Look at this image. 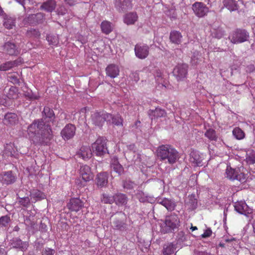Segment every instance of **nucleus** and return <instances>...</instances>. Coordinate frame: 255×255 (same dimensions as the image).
<instances>
[{
  "instance_id": "f257e3e1",
  "label": "nucleus",
  "mask_w": 255,
  "mask_h": 255,
  "mask_svg": "<svg viewBox=\"0 0 255 255\" xmlns=\"http://www.w3.org/2000/svg\"><path fill=\"white\" fill-rule=\"evenodd\" d=\"M27 132L35 144L47 145L53 136L51 127L43 119L34 120L28 127Z\"/></svg>"
},
{
  "instance_id": "f03ea898",
  "label": "nucleus",
  "mask_w": 255,
  "mask_h": 255,
  "mask_svg": "<svg viewBox=\"0 0 255 255\" xmlns=\"http://www.w3.org/2000/svg\"><path fill=\"white\" fill-rule=\"evenodd\" d=\"M157 157L165 163L173 164L178 158L177 150L169 145H162L157 149Z\"/></svg>"
},
{
  "instance_id": "7ed1b4c3",
  "label": "nucleus",
  "mask_w": 255,
  "mask_h": 255,
  "mask_svg": "<svg viewBox=\"0 0 255 255\" xmlns=\"http://www.w3.org/2000/svg\"><path fill=\"white\" fill-rule=\"evenodd\" d=\"M107 142V139L105 137H99L92 144L93 153L99 156H103L108 154Z\"/></svg>"
},
{
  "instance_id": "20e7f679",
  "label": "nucleus",
  "mask_w": 255,
  "mask_h": 255,
  "mask_svg": "<svg viewBox=\"0 0 255 255\" xmlns=\"http://www.w3.org/2000/svg\"><path fill=\"white\" fill-rule=\"evenodd\" d=\"M249 38V33L242 29H237L233 31L229 37L231 42L234 44L244 42L247 41Z\"/></svg>"
},
{
  "instance_id": "39448f33",
  "label": "nucleus",
  "mask_w": 255,
  "mask_h": 255,
  "mask_svg": "<svg viewBox=\"0 0 255 255\" xmlns=\"http://www.w3.org/2000/svg\"><path fill=\"white\" fill-rule=\"evenodd\" d=\"M112 118V115L104 111L95 112L91 116L92 123L96 126L102 127L105 121Z\"/></svg>"
},
{
  "instance_id": "423d86ee",
  "label": "nucleus",
  "mask_w": 255,
  "mask_h": 255,
  "mask_svg": "<svg viewBox=\"0 0 255 255\" xmlns=\"http://www.w3.org/2000/svg\"><path fill=\"white\" fill-rule=\"evenodd\" d=\"M227 177L231 180H237L241 182L246 181V176L244 173L241 172L239 169H234L227 166L226 171Z\"/></svg>"
},
{
  "instance_id": "0eeeda50",
  "label": "nucleus",
  "mask_w": 255,
  "mask_h": 255,
  "mask_svg": "<svg viewBox=\"0 0 255 255\" xmlns=\"http://www.w3.org/2000/svg\"><path fill=\"white\" fill-rule=\"evenodd\" d=\"M165 227L167 228V232H172L177 229L180 225V221L178 216L175 214L167 216L165 220Z\"/></svg>"
},
{
  "instance_id": "6e6552de",
  "label": "nucleus",
  "mask_w": 255,
  "mask_h": 255,
  "mask_svg": "<svg viewBox=\"0 0 255 255\" xmlns=\"http://www.w3.org/2000/svg\"><path fill=\"white\" fill-rule=\"evenodd\" d=\"M188 66L186 64H180L176 66L173 71L174 76L178 81L182 80L186 77Z\"/></svg>"
},
{
  "instance_id": "1a4fd4ad",
  "label": "nucleus",
  "mask_w": 255,
  "mask_h": 255,
  "mask_svg": "<svg viewBox=\"0 0 255 255\" xmlns=\"http://www.w3.org/2000/svg\"><path fill=\"white\" fill-rule=\"evenodd\" d=\"M192 9L196 16L199 18L206 16L209 11V8L204 3L196 2L192 4Z\"/></svg>"
},
{
  "instance_id": "9d476101",
  "label": "nucleus",
  "mask_w": 255,
  "mask_h": 255,
  "mask_svg": "<svg viewBox=\"0 0 255 255\" xmlns=\"http://www.w3.org/2000/svg\"><path fill=\"white\" fill-rule=\"evenodd\" d=\"M149 46L141 43L136 44L134 47L135 55L140 59L146 58L149 54Z\"/></svg>"
},
{
  "instance_id": "9b49d317",
  "label": "nucleus",
  "mask_w": 255,
  "mask_h": 255,
  "mask_svg": "<svg viewBox=\"0 0 255 255\" xmlns=\"http://www.w3.org/2000/svg\"><path fill=\"white\" fill-rule=\"evenodd\" d=\"M9 244L11 248L18 249L20 251H25L29 246L27 242L22 241L18 237L13 238L9 241Z\"/></svg>"
},
{
  "instance_id": "f8f14e48",
  "label": "nucleus",
  "mask_w": 255,
  "mask_h": 255,
  "mask_svg": "<svg viewBox=\"0 0 255 255\" xmlns=\"http://www.w3.org/2000/svg\"><path fill=\"white\" fill-rule=\"evenodd\" d=\"M115 7L120 12H125L132 8V0H115Z\"/></svg>"
},
{
  "instance_id": "ddd939ff",
  "label": "nucleus",
  "mask_w": 255,
  "mask_h": 255,
  "mask_svg": "<svg viewBox=\"0 0 255 255\" xmlns=\"http://www.w3.org/2000/svg\"><path fill=\"white\" fill-rule=\"evenodd\" d=\"M16 180V177L11 171L3 172L0 174V182L3 185H9L13 183Z\"/></svg>"
},
{
  "instance_id": "4468645a",
  "label": "nucleus",
  "mask_w": 255,
  "mask_h": 255,
  "mask_svg": "<svg viewBox=\"0 0 255 255\" xmlns=\"http://www.w3.org/2000/svg\"><path fill=\"white\" fill-rule=\"evenodd\" d=\"M76 127L72 124L67 125L61 131V135L64 140L72 138L75 134Z\"/></svg>"
},
{
  "instance_id": "2eb2a0df",
  "label": "nucleus",
  "mask_w": 255,
  "mask_h": 255,
  "mask_svg": "<svg viewBox=\"0 0 255 255\" xmlns=\"http://www.w3.org/2000/svg\"><path fill=\"white\" fill-rule=\"evenodd\" d=\"M204 155L196 151H192L190 155V161L194 166H200L203 165Z\"/></svg>"
},
{
  "instance_id": "dca6fc26",
  "label": "nucleus",
  "mask_w": 255,
  "mask_h": 255,
  "mask_svg": "<svg viewBox=\"0 0 255 255\" xmlns=\"http://www.w3.org/2000/svg\"><path fill=\"white\" fill-rule=\"evenodd\" d=\"M79 173L82 179L85 182L89 181L93 179V174L91 172V168L87 165H82L80 167Z\"/></svg>"
},
{
  "instance_id": "f3484780",
  "label": "nucleus",
  "mask_w": 255,
  "mask_h": 255,
  "mask_svg": "<svg viewBox=\"0 0 255 255\" xmlns=\"http://www.w3.org/2000/svg\"><path fill=\"white\" fill-rule=\"evenodd\" d=\"M84 207V203L79 198L71 199L67 204L68 208L71 211L78 212Z\"/></svg>"
},
{
  "instance_id": "a211bd4d",
  "label": "nucleus",
  "mask_w": 255,
  "mask_h": 255,
  "mask_svg": "<svg viewBox=\"0 0 255 255\" xmlns=\"http://www.w3.org/2000/svg\"><path fill=\"white\" fill-rule=\"evenodd\" d=\"M235 210L239 213L247 216L252 213V210L247 204L243 201L236 202L234 205Z\"/></svg>"
},
{
  "instance_id": "6ab92c4d",
  "label": "nucleus",
  "mask_w": 255,
  "mask_h": 255,
  "mask_svg": "<svg viewBox=\"0 0 255 255\" xmlns=\"http://www.w3.org/2000/svg\"><path fill=\"white\" fill-rule=\"evenodd\" d=\"M125 215L122 212L119 213L114 218V220L113 222V227L114 229L117 230H122L124 229L125 223L124 219Z\"/></svg>"
},
{
  "instance_id": "aec40b11",
  "label": "nucleus",
  "mask_w": 255,
  "mask_h": 255,
  "mask_svg": "<svg viewBox=\"0 0 255 255\" xmlns=\"http://www.w3.org/2000/svg\"><path fill=\"white\" fill-rule=\"evenodd\" d=\"M23 63V60L21 57H18L17 59L14 61H7L4 63H3L0 65V71H7L10 69L17 66L20 64Z\"/></svg>"
},
{
  "instance_id": "412c9836",
  "label": "nucleus",
  "mask_w": 255,
  "mask_h": 255,
  "mask_svg": "<svg viewBox=\"0 0 255 255\" xmlns=\"http://www.w3.org/2000/svg\"><path fill=\"white\" fill-rule=\"evenodd\" d=\"M3 50L9 55H17L20 50L15 44L11 42H6L3 45Z\"/></svg>"
},
{
  "instance_id": "4be33fe9",
  "label": "nucleus",
  "mask_w": 255,
  "mask_h": 255,
  "mask_svg": "<svg viewBox=\"0 0 255 255\" xmlns=\"http://www.w3.org/2000/svg\"><path fill=\"white\" fill-rule=\"evenodd\" d=\"M111 167L112 170L118 173L119 175H121L124 173V168L119 163L117 157H113L111 159Z\"/></svg>"
},
{
  "instance_id": "5701e85b",
  "label": "nucleus",
  "mask_w": 255,
  "mask_h": 255,
  "mask_svg": "<svg viewBox=\"0 0 255 255\" xmlns=\"http://www.w3.org/2000/svg\"><path fill=\"white\" fill-rule=\"evenodd\" d=\"M148 115L151 120H152L153 119L166 116V113L163 109L160 108H156L154 110H149L148 112Z\"/></svg>"
},
{
  "instance_id": "b1692460",
  "label": "nucleus",
  "mask_w": 255,
  "mask_h": 255,
  "mask_svg": "<svg viewBox=\"0 0 255 255\" xmlns=\"http://www.w3.org/2000/svg\"><path fill=\"white\" fill-rule=\"evenodd\" d=\"M106 72L108 76L111 78H115L119 75L120 69L117 65L111 64L106 68Z\"/></svg>"
},
{
  "instance_id": "393cba45",
  "label": "nucleus",
  "mask_w": 255,
  "mask_h": 255,
  "mask_svg": "<svg viewBox=\"0 0 255 255\" xmlns=\"http://www.w3.org/2000/svg\"><path fill=\"white\" fill-rule=\"evenodd\" d=\"M157 202L163 205L167 210L170 211H173L176 206V204L173 201L165 198L157 199Z\"/></svg>"
},
{
  "instance_id": "a878e982",
  "label": "nucleus",
  "mask_w": 255,
  "mask_h": 255,
  "mask_svg": "<svg viewBox=\"0 0 255 255\" xmlns=\"http://www.w3.org/2000/svg\"><path fill=\"white\" fill-rule=\"evenodd\" d=\"M77 156L84 160L89 159L92 157V152L89 146H83L77 152Z\"/></svg>"
},
{
  "instance_id": "bb28decb",
  "label": "nucleus",
  "mask_w": 255,
  "mask_h": 255,
  "mask_svg": "<svg viewBox=\"0 0 255 255\" xmlns=\"http://www.w3.org/2000/svg\"><path fill=\"white\" fill-rule=\"evenodd\" d=\"M185 206L188 210L192 211L197 207V200L194 195H190L188 196L185 200Z\"/></svg>"
},
{
  "instance_id": "cd10ccee",
  "label": "nucleus",
  "mask_w": 255,
  "mask_h": 255,
  "mask_svg": "<svg viewBox=\"0 0 255 255\" xmlns=\"http://www.w3.org/2000/svg\"><path fill=\"white\" fill-rule=\"evenodd\" d=\"M108 182V174L106 172L98 174L96 177V184L98 187H103L107 186Z\"/></svg>"
},
{
  "instance_id": "c85d7f7f",
  "label": "nucleus",
  "mask_w": 255,
  "mask_h": 255,
  "mask_svg": "<svg viewBox=\"0 0 255 255\" xmlns=\"http://www.w3.org/2000/svg\"><path fill=\"white\" fill-rule=\"evenodd\" d=\"M18 122L17 116L12 113H8L5 114L3 120V123L6 125H14Z\"/></svg>"
},
{
  "instance_id": "c756f323",
  "label": "nucleus",
  "mask_w": 255,
  "mask_h": 255,
  "mask_svg": "<svg viewBox=\"0 0 255 255\" xmlns=\"http://www.w3.org/2000/svg\"><path fill=\"white\" fill-rule=\"evenodd\" d=\"M114 203L119 206L126 205L128 202L127 196L123 193H119L114 195Z\"/></svg>"
},
{
  "instance_id": "7c9ffc66",
  "label": "nucleus",
  "mask_w": 255,
  "mask_h": 255,
  "mask_svg": "<svg viewBox=\"0 0 255 255\" xmlns=\"http://www.w3.org/2000/svg\"><path fill=\"white\" fill-rule=\"evenodd\" d=\"M4 93L9 99H15L17 97V89L14 86L5 87Z\"/></svg>"
},
{
  "instance_id": "2f4dec72",
  "label": "nucleus",
  "mask_w": 255,
  "mask_h": 255,
  "mask_svg": "<svg viewBox=\"0 0 255 255\" xmlns=\"http://www.w3.org/2000/svg\"><path fill=\"white\" fill-rule=\"evenodd\" d=\"M138 19L136 12H131L126 14L124 16V22L128 25L133 24Z\"/></svg>"
},
{
  "instance_id": "473e14b6",
  "label": "nucleus",
  "mask_w": 255,
  "mask_h": 255,
  "mask_svg": "<svg viewBox=\"0 0 255 255\" xmlns=\"http://www.w3.org/2000/svg\"><path fill=\"white\" fill-rule=\"evenodd\" d=\"M56 7V2L54 0H47L40 6V8L47 12H52Z\"/></svg>"
},
{
  "instance_id": "72a5a7b5",
  "label": "nucleus",
  "mask_w": 255,
  "mask_h": 255,
  "mask_svg": "<svg viewBox=\"0 0 255 255\" xmlns=\"http://www.w3.org/2000/svg\"><path fill=\"white\" fill-rule=\"evenodd\" d=\"M224 6L231 11H235L238 9V5L235 0H222Z\"/></svg>"
},
{
  "instance_id": "f704fd0d",
  "label": "nucleus",
  "mask_w": 255,
  "mask_h": 255,
  "mask_svg": "<svg viewBox=\"0 0 255 255\" xmlns=\"http://www.w3.org/2000/svg\"><path fill=\"white\" fill-rule=\"evenodd\" d=\"M175 250V245L168 243L163 245L162 253L163 255H171L174 253Z\"/></svg>"
},
{
  "instance_id": "c9c22d12",
  "label": "nucleus",
  "mask_w": 255,
  "mask_h": 255,
  "mask_svg": "<svg viewBox=\"0 0 255 255\" xmlns=\"http://www.w3.org/2000/svg\"><path fill=\"white\" fill-rule=\"evenodd\" d=\"M15 151L14 148V145L12 143L6 144L4 146L3 151V155L4 157H12L14 155Z\"/></svg>"
},
{
  "instance_id": "e433bc0d",
  "label": "nucleus",
  "mask_w": 255,
  "mask_h": 255,
  "mask_svg": "<svg viewBox=\"0 0 255 255\" xmlns=\"http://www.w3.org/2000/svg\"><path fill=\"white\" fill-rule=\"evenodd\" d=\"M169 38L172 43L179 44L181 42L182 35L179 31H173L170 32Z\"/></svg>"
},
{
  "instance_id": "4c0bfd02",
  "label": "nucleus",
  "mask_w": 255,
  "mask_h": 255,
  "mask_svg": "<svg viewBox=\"0 0 255 255\" xmlns=\"http://www.w3.org/2000/svg\"><path fill=\"white\" fill-rule=\"evenodd\" d=\"M30 197L31 199L34 200V202L44 199L46 198L45 195L38 190H33L31 192Z\"/></svg>"
},
{
  "instance_id": "58836bf2",
  "label": "nucleus",
  "mask_w": 255,
  "mask_h": 255,
  "mask_svg": "<svg viewBox=\"0 0 255 255\" xmlns=\"http://www.w3.org/2000/svg\"><path fill=\"white\" fill-rule=\"evenodd\" d=\"M3 26L7 29H10L15 26V19L5 15L3 17Z\"/></svg>"
},
{
  "instance_id": "ea45409f",
  "label": "nucleus",
  "mask_w": 255,
  "mask_h": 255,
  "mask_svg": "<svg viewBox=\"0 0 255 255\" xmlns=\"http://www.w3.org/2000/svg\"><path fill=\"white\" fill-rule=\"evenodd\" d=\"M101 28L102 31L106 34H108L113 30V26L112 23L108 21H104L101 24Z\"/></svg>"
},
{
  "instance_id": "a19ab883",
  "label": "nucleus",
  "mask_w": 255,
  "mask_h": 255,
  "mask_svg": "<svg viewBox=\"0 0 255 255\" xmlns=\"http://www.w3.org/2000/svg\"><path fill=\"white\" fill-rule=\"evenodd\" d=\"M26 35L27 37L30 38H39L40 32L37 28H30L26 31Z\"/></svg>"
},
{
  "instance_id": "79ce46f5",
  "label": "nucleus",
  "mask_w": 255,
  "mask_h": 255,
  "mask_svg": "<svg viewBox=\"0 0 255 255\" xmlns=\"http://www.w3.org/2000/svg\"><path fill=\"white\" fill-rule=\"evenodd\" d=\"M204 135L210 140L216 141L218 138L216 131L214 129L211 128L207 130Z\"/></svg>"
},
{
  "instance_id": "37998d69",
  "label": "nucleus",
  "mask_w": 255,
  "mask_h": 255,
  "mask_svg": "<svg viewBox=\"0 0 255 255\" xmlns=\"http://www.w3.org/2000/svg\"><path fill=\"white\" fill-rule=\"evenodd\" d=\"M101 201L104 204H112L114 203V195L110 196L107 194L103 193L101 197Z\"/></svg>"
},
{
  "instance_id": "c03bdc74",
  "label": "nucleus",
  "mask_w": 255,
  "mask_h": 255,
  "mask_svg": "<svg viewBox=\"0 0 255 255\" xmlns=\"http://www.w3.org/2000/svg\"><path fill=\"white\" fill-rule=\"evenodd\" d=\"M246 161L249 164L255 163V151L249 150L247 152Z\"/></svg>"
},
{
  "instance_id": "a18cd8bd",
  "label": "nucleus",
  "mask_w": 255,
  "mask_h": 255,
  "mask_svg": "<svg viewBox=\"0 0 255 255\" xmlns=\"http://www.w3.org/2000/svg\"><path fill=\"white\" fill-rule=\"evenodd\" d=\"M44 14L41 12H39L35 14H32L33 19L34 22V25L42 23L44 20Z\"/></svg>"
},
{
  "instance_id": "49530a36",
  "label": "nucleus",
  "mask_w": 255,
  "mask_h": 255,
  "mask_svg": "<svg viewBox=\"0 0 255 255\" xmlns=\"http://www.w3.org/2000/svg\"><path fill=\"white\" fill-rule=\"evenodd\" d=\"M233 134L235 137L239 140L243 139L245 137V132L240 128L237 127L233 130Z\"/></svg>"
},
{
  "instance_id": "de8ad7c7",
  "label": "nucleus",
  "mask_w": 255,
  "mask_h": 255,
  "mask_svg": "<svg viewBox=\"0 0 255 255\" xmlns=\"http://www.w3.org/2000/svg\"><path fill=\"white\" fill-rule=\"evenodd\" d=\"M43 113L45 116L46 118L49 119L50 121H53L55 118L54 113L52 109H50L49 107H44Z\"/></svg>"
},
{
  "instance_id": "09e8293b",
  "label": "nucleus",
  "mask_w": 255,
  "mask_h": 255,
  "mask_svg": "<svg viewBox=\"0 0 255 255\" xmlns=\"http://www.w3.org/2000/svg\"><path fill=\"white\" fill-rule=\"evenodd\" d=\"M212 34L214 37L220 39L223 36L224 34V31L222 28L218 27L216 29H213Z\"/></svg>"
},
{
  "instance_id": "8fccbe9b",
  "label": "nucleus",
  "mask_w": 255,
  "mask_h": 255,
  "mask_svg": "<svg viewBox=\"0 0 255 255\" xmlns=\"http://www.w3.org/2000/svg\"><path fill=\"white\" fill-rule=\"evenodd\" d=\"M18 203L22 206L27 207L29 206L30 203V199L28 197L19 198Z\"/></svg>"
},
{
  "instance_id": "3c124183",
  "label": "nucleus",
  "mask_w": 255,
  "mask_h": 255,
  "mask_svg": "<svg viewBox=\"0 0 255 255\" xmlns=\"http://www.w3.org/2000/svg\"><path fill=\"white\" fill-rule=\"evenodd\" d=\"M111 119H112V123L115 125L121 126L123 125V120L119 115H116L114 117L112 116Z\"/></svg>"
},
{
  "instance_id": "603ef678",
  "label": "nucleus",
  "mask_w": 255,
  "mask_h": 255,
  "mask_svg": "<svg viewBox=\"0 0 255 255\" xmlns=\"http://www.w3.org/2000/svg\"><path fill=\"white\" fill-rule=\"evenodd\" d=\"M22 23L24 25H34L32 14L29 15L27 17H25L22 20Z\"/></svg>"
},
{
  "instance_id": "864d4df0",
  "label": "nucleus",
  "mask_w": 255,
  "mask_h": 255,
  "mask_svg": "<svg viewBox=\"0 0 255 255\" xmlns=\"http://www.w3.org/2000/svg\"><path fill=\"white\" fill-rule=\"evenodd\" d=\"M55 254V251L49 248H44L41 252V255H54Z\"/></svg>"
},
{
  "instance_id": "5fc2aeb1",
  "label": "nucleus",
  "mask_w": 255,
  "mask_h": 255,
  "mask_svg": "<svg viewBox=\"0 0 255 255\" xmlns=\"http://www.w3.org/2000/svg\"><path fill=\"white\" fill-rule=\"evenodd\" d=\"M10 219L7 216H2L0 218V225L2 226H6Z\"/></svg>"
},
{
  "instance_id": "6e6d98bb",
  "label": "nucleus",
  "mask_w": 255,
  "mask_h": 255,
  "mask_svg": "<svg viewBox=\"0 0 255 255\" xmlns=\"http://www.w3.org/2000/svg\"><path fill=\"white\" fill-rule=\"evenodd\" d=\"M177 238L178 241L180 242H183L186 240L185 234L183 231L178 233Z\"/></svg>"
},
{
  "instance_id": "4d7b16f0",
  "label": "nucleus",
  "mask_w": 255,
  "mask_h": 255,
  "mask_svg": "<svg viewBox=\"0 0 255 255\" xmlns=\"http://www.w3.org/2000/svg\"><path fill=\"white\" fill-rule=\"evenodd\" d=\"M129 77L131 79L135 82H137L139 80V75L137 72H131Z\"/></svg>"
},
{
  "instance_id": "13d9d810",
  "label": "nucleus",
  "mask_w": 255,
  "mask_h": 255,
  "mask_svg": "<svg viewBox=\"0 0 255 255\" xmlns=\"http://www.w3.org/2000/svg\"><path fill=\"white\" fill-rule=\"evenodd\" d=\"M124 187L128 189H132L133 188L134 184L130 181H125L124 183Z\"/></svg>"
},
{
  "instance_id": "bf43d9fd",
  "label": "nucleus",
  "mask_w": 255,
  "mask_h": 255,
  "mask_svg": "<svg viewBox=\"0 0 255 255\" xmlns=\"http://www.w3.org/2000/svg\"><path fill=\"white\" fill-rule=\"evenodd\" d=\"M212 233V230L210 229H208L204 232V234H203L201 236L203 238H208L211 236Z\"/></svg>"
},
{
  "instance_id": "052dcab7",
  "label": "nucleus",
  "mask_w": 255,
  "mask_h": 255,
  "mask_svg": "<svg viewBox=\"0 0 255 255\" xmlns=\"http://www.w3.org/2000/svg\"><path fill=\"white\" fill-rule=\"evenodd\" d=\"M46 39L49 42L50 44H55L56 43V40L55 38H54L51 35L47 36Z\"/></svg>"
},
{
  "instance_id": "680f3d73",
  "label": "nucleus",
  "mask_w": 255,
  "mask_h": 255,
  "mask_svg": "<svg viewBox=\"0 0 255 255\" xmlns=\"http://www.w3.org/2000/svg\"><path fill=\"white\" fill-rule=\"evenodd\" d=\"M57 12L58 14L64 15L66 13L67 10L64 6H61L57 9Z\"/></svg>"
},
{
  "instance_id": "e2e57ef3",
  "label": "nucleus",
  "mask_w": 255,
  "mask_h": 255,
  "mask_svg": "<svg viewBox=\"0 0 255 255\" xmlns=\"http://www.w3.org/2000/svg\"><path fill=\"white\" fill-rule=\"evenodd\" d=\"M9 80L13 83H16L18 82V79L15 76H8Z\"/></svg>"
},
{
  "instance_id": "0e129e2a",
  "label": "nucleus",
  "mask_w": 255,
  "mask_h": 255,
  "mask_svg": "<svg viewBox=\"0 0 255 255\" xmlns=\"http://www.w3.org/2000/svg\"><path fill=\"white\" fill-rule=\"evenodd\" d=\"M255 71V67L253 65H250L247 67V71L249 72H253Z\"/></svg>"
},
{
  "instance_id": "69168bd1",
  "label": "nucleus",
  "mask_w": 255,
  "mask_h": 255,
  "mask_svg": "<svg viewBox=\"0 0 255 255\" xmlns=\"http://www.w3.org/2000/svg\"><path fill=\"white\" fill-rule=\"evenodd\" d=\"M198 59L196 58L195 56L192 57L191 63L192 65H196L198 63Z\"/></svg>"
},
{
  "instance_id": "338daca9",
  "label": "nucleus",
  "mask_w": 255,
  "mask_h": 255,
  "mask_svg": "<svg viewBox=\"0 0 255 255\" xmlns=\"http://www.w3.org/2000/svg\"><path fill=\"white\" fill-rule=\"evenodd\" d=\"M198 255H214L210 253H208L207 252H199L198 253Z\"/></svg>"
},
{
  "instance_id": "774afa93",
  "label": "nucleus",
  "mask_w": 255,
  "mask_h": 255,
  "mask_svg": "<svg viewBox=\"0 0 255 255\" xmlns=\"http://www.w3.org/2000/svg\"><path fill=\"white\" fill-rule=\"evenodd\" d=\"M65 1L70 5H73L75 3V0H65Z\"/></svg>"
}]
</instances>
